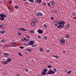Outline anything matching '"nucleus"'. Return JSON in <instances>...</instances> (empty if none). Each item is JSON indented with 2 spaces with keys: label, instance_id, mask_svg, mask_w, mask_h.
<instances>
[{
  "label": "nucleus",
  "instance_id": "19",
  "mask_svg": "<svg viewBox=\"0 0 76 76\" xmlns=\"http://www.w3.org/2000/svg\"><path fill=\"white\" fill-rule=\"evenodd\" d=\"M65 27L66 28H69L70 27V26L69 24H67L66 26Z\"/></svg>",
  "mask_w": 76,
  "mask_h": 76
},
{
  "label": "nucleus",
  "instance_id": "10",
  "mask_svg": "<svg viewBox=\"0 0 76 76\" xmlns=\"http://www.w3.org/2000/svg\"><path fill=\"white\" fill-rule=\"evenodd\" d=\"M37 32L38 33H39V34H41L43 33V31L40 30V29H38L37 30Z\"/></svg>",
  "mask_w": 76,
  "mask_h": 76
},
{
  "label": "nucleus",
  "instance_id": "23",
  "mask_svg": "<svg viewBox=\"0 0 76 76\" xmlns=\"http://www.w3.org/2000/svg\"><path fill=\"white\" fill-rule=\"evenodd\" d=\"M29 32L31 33V34H33V33H34L35 31L33 30H31Z\"/></svg>",
  "mask_w": 76,
  "mask_h": 76
},
{
  "label": "nucleus",
  "instance_id": "59",
  "mask_svg": "<svg viewBox=\"0 0 76 76\" xmlns=\"http://www.w3.org/2000/svg\"><path fill=\"white\" fill-rule=\"evenodd\" d=\"M26 0H23V1H26Z\"/></svg>",
  "mask_w": 76,
  "mask_h": 76
},
{
  "label": "nucleus",
  "instance_id": "21",
  "mask_svg": "<svg viewBox=\"0 0 76 76\" xmlns=\"http://www.w3.org/2000/svg\"><path fill=\"white\" fill-rule=\"evenodd\" d=\"M39 50L40 52H42L43 51H44V49H43L42 48H39Z\"/></svg>",
  "mask_w": 76,
  "mask_h": 76
},
{
  "label": "nucleus",
  "instance_id": "7",
  "mask_svg": "<svg viewBox=\"0 0 76 76\" xmlns=\"http://www.w3.org/2000/svg\"><path fill=\"white\" fill-rule=\"evenodd\" d=\"M53 24L56 26H57V25L58 24V20H55L54 21Z\"/></svg>",
  "mask_w": 76,
  "mask_h": 76
},
{
  "label": "nucleus",
  "instance_id": "27",
  "mask_svg": "<svg viewBox=\"0 0 76 76\" xmlns=\"http://www.w3.org/2000/svg\"><path fill=\"white\" fill-rule=\"evenodd\" d=\"M43 71L44 72H45V73H46V72H47V68H46V69H44Z\"/></svg>",
  "mask_w": 76,
  "mask_h": 76
},
{
  "label": "nucleus",
  "instance_id": "64",
  "mask_svg": "<svg viewBox=\"0 0 76 76\" xmlns=\"http://www.w3.org/2000/svg\"><path fill=\"white\" fill-rule=\"evenodd\" d=\"M52 8H54V7H53Z\"/></svg>",
  "mask_w": 76,
  "mask_h": 76
},
{
  "label": "nucleus",
  "instance_id": "28",
  "mask_svg": "<svg viewBox=\"0 0 76 76\" xmlns=\"http://www.w3.org/2000/svg\"><path fill=\"white\" fill-rule=\"evenodd\" d=\"M43 26H44L45 28L46 29H47V25H46L45 24L43 25Z\"/></svg>",
  "mask_w": 76,
  "mask_h": 76
},
{
  "label": "nucleus",
  "instance_id": "26",
  "mask_svg": "<svg viewBox=\"0 0 76 76\" xmlns=\"http://www.w3.org/2000/svg\"><path fill=\"white\" fill-rule=\"evenodd\" d=\"M14 7L15 8V9H17L19 8V6L18 5H15V6Z\"/></svg>",
  "mask_w": 76,
  "mask_h": 76
},
{
  "label": "nucleus",
  "instance_id": "29",
  "mask_svg": "<svg viewBox=\"0 0 76 76\" xmlns=\"http://www.w3.org/2000/svg\"><path fill=\"white\" fill-rule=\"evenodd\" d=\"M48 68H52V66L51 65H49L47 66Z\"/></svg>",
  "mask_w": 76,
  "mask_h": 76
},
{
  "label": "nucleus",
  "instance_id": "5",
  "mask_svg": "<svg viewBox=\"0 0 76 76\" xmlns=\"http://www.w3.org/2000/svg\"><path fill=\"white\" fill-rule=\"evenodd\" d=\"M35 21H36L35 20V19H34L32 21V22H31L30 23V24L31 26H35L36 24V22H35Z\"/></svg>",
  "mask_w": 76,
  "mask_h": 76
},
{
  "label": "nucleus",
  "instance_id": "22",
  "mask_svg": "<svg viewBox=\"0 0 76 76\" xmlns=\"http://www.w3.org/2000/svg\"><path fill=\"white\" fill-rule=\"evenodd\" d=\"M7 61L8 62H10L11 61V59L10 58H8L7 59Z\"/></svg>",
  "mask_w": 76,
  "mask_h": 76
},
{
  "label": "nucleus",
  "instance_id": "62",
  "mask_svg": "<svg viewBox=\"0 0 76 76\" xmlns=\"http://www.w3.org/2000/svg\"><path fill=\"white\" fill-rule=\"evenodd\" d=\"M33 61L34 62V60H33Z\"/></svg>",
  "mask_w": 76,
  "mask_h": 76
},
{
  "label": "nucleus",
  "instance_id": "42",
  "mask_svg": "<svg viewBox=\"0 0 76 76\" xmlns=\"http://www.w3.org/2000/svg\"><path fill=\"white\" fill-rule=\"evenodd\" d=\"M18 34L19 35H22V34L20 33H18Z\"/></svg>",
  "mask_w": 76,
  "mask_h": 76
},
{
  "label": "nucleus",
  "instance_id": "17",
  "mask_svg": "<svg viewBox=\"0 0 76 76\" xmlns=\"http://www.w3.org/2000/svg\"><path fill=\"white\" fill-rule=\"evenodd\" d=\"M2 63L3 64H7V63H8V62H7V61H3L2 62Z\"/></svg>",
  "mask_w": 76,
  "mask_h": 76
},
{
  "label": "nucleus",
  "instance_id": "44",
  "mask_svg": "<svg viewBox=\"0 0 76 76\" xmlns=\"http://www.w3.org/2000/svg\"><path fill=\"white\" fill-rule=\"evenodd\" d=\"M16 76H20V75H19V74H17L16 75H15Z\"/></svg>",
  "mask_w": 76,
  "mask_h": 76
},
{
  "label": "nucleus",
  "instance_id": "43",
  "mask_svg": "<svg viewBox=\"0 0 76 76\" xmlns=\"http://www.w3.org/2000/svg\"><path fill=\"white\" fill-rule=\"evenodd\" d=\"M47 53H50V50H47Z\"/></svg>",
  "mask_w": 76,
  "mask_h": 76
},
{
  "label": "nucleus",
  "instance_id": "25",
  "mask_svg": "<svg viewBox=\"0 0 76 76\" xmlns=\"http://www.w3.org/2000/svg\"><path fill=\"white\" fill-rule=\"evenodd\" d=\"M53 57H55V58H58V56L56 55H53Z\"/></svg>",
  "mask_w": 76,
  "mask_h": 76
},
{
  "label": "nucleus",
  "instance_id": "3",
  "mask_svg": "<svg viewBox=\"0 0 76 76\" xmlns=\"http://www.w3.org/2000/svg\"><path fill=\"white\" fill-rule=\"evenodd\" d=\"M55 72H54L51 68L49 69L48 72L47 73V75H52L53 74H54Z\"/></svg>",
  "mask_w": 76,
  "mask_h": 76
},
{
  "label": "nucleus",
  "instance_id": "57",
  "mask_svg": "<svg viewBox=\"0 0 76 76\" xmlns=\"http://www.w3.org/2000/svg\"><path fill=\"white\" fill-rule=\"evenodd\" d=\"M31 47H35V46L34 45H32V46H31Z\"/></svg>",
  "mask_w": 76,
  "mask_h": 76
},
{
  "label": "nucleus",
  "instance_id": "61",
  "mask_svg": "<svg viewBox=\"0 0 76 76\" xmlns=\"http://www.w3.org/2000/svg\"><path fill=\"white\" fill-rule=\"evenodd\" d=\"M63 52H64V53H65V51H64Z\"/></svg>",
  "mask_w": 76,
  "mask_h": 76
},
{
  "label": "nucleus",
  "instance_id": "6",
  "mask_svg": "<svg viewBox=\"0 0 76 76\" xmlns=\"http://www.w3.org/2000/svg\"><path fill=\"white\" fill-rule=\"evenodd\" d=\"M59 41L60 42H61V44H64L65 42V40L64 39V38L61 39L59 40Z\"/></svg>",
  "mask_w": 76,
  "mask_h": 76
},
{
  "label": "nucleus",
  "instance_id": "8",
  "mask_svg": "<svg viewBox=\"0 0 76 76\" xmlns=\"http://www.w3.org/2000/svg\"><path fill=\"white\" fill-rule=\"evenodd\" d=\"M34 43V41L31 40L30 41V42L27 45H33Z\"/></svg>",
  "mask_w": 76,
  "mask_h": 76
},
{
  "label": "nucleus",
  "instance_id": "4",
  "mask_svg": "<svg viewBox=\"0 0 76 76\" xmlns=\"http://www.w3.org/2000/svg\"><path fill=\"white\" fill-rule=\"evenodd\" d=\"M36 15L37 17H41L43 15H42V13L41 12H37L36 14Z\"/></svg>",
  "mask_w": 76,
  "mask_h": 76
},
{
  "label": "nucleus",
  "instance_id": "33",
  "mask_svg": "<svg viewBox=\"0 0 76 76\" xmlns=\"http://www.w3.org/2000/svg\"><path fill=\"white\" fill-rule=\"evenodd\" d=\"M44 39L45 40H47V37L45 36L44 37Z\"/></svg>",
  "mask_w": 76,
  "mask_h": 76
},
{
  "label": "nucleus",
  "instance_id": "2",
  "mask_svg": "<svg viewBox=\"0 0 76 76\" xmlns=\"http://www.w3.org/2000/svg\"><path fill=\"white\" fill-rule=\"evenodd\" d=\"M0 20H4V18H6V15L5 14H4L3 13H1L0 15Z\"/></svg>",
  "mask_w": 76,
  "mask_h": 76
},
{
  "label": "nucleus",
  "instance_id": "54",
  "mask_svg": "<svg viewBox=\"0 0 76 76\" xmlns=\"http://www.w3.org/2000/svg\"><path fill=\"white\" fill-rule=\"evenodd\" d=\"M73 19H74V20H75V19H76V17H73Z\"/></svg>",
  "mask_w": 76,
  "mask_h": 76
},
{
  "label": "nucleus",
  "instance_id": "47",
  "mask_svg": "<svg viewBox=\"0 0 76 76\" xmlns=\"http://www.w3.org/2000/svg\"><path fill=\"white\" fill-rule=\"evenodd\" d=\"M72 16H75L76 15V14L75 13H73L72 14Z\"/></svg>",
  "mask_w": 76,
  "mask_h": 76
},
{
  "label": "nucleus",
  "instance_id": "63",
  "mask_svg": "<svg viewBox=\"0 0 76 76\" xmlns=\"http://www.w3.org/2000/svg\"><path fill=\"white\" fill-rule=\"evenodd\" d=\"M75 57H76V55L75 56Z\"/></svg>",
  "mask_w": 76,
  "mask_h": 76
},
{
  "label": "nucleus",
  "instance_id": "31",
  "mask_svg": "<svg viewBox=\"0 0 76 76\" xmlns=\"http://www.w3.org/2000/svg\"><path fill=\"white\" fill-rule=\"evenodd\" d=\"M53 69L54 72H57V70H56V68H55V67H54Z\"/></svg>",
  "mask_w": 76,
  "mask_h": 76
},
{
  "label": "nucleus",
  "instance_id": "11",
  "mask_svg": "<svg viewBox=\"0 0 76 76\" xmlns=\"http://www.w3.org/2000/svg\"><path fill=\"white\" fill-rule=\"evenodd\" d=\"M11 45L13 47H15V46H16V43L15 42H12L11 43Z\"/></svg>",
  "mask_w": 76,
  "mask_h": 76
},
{
  "label": "nucleus",
  "instance_id": "18",
  "mask_svg": "<svg viewBox=\"0 0 76 76\" xmlns=\"http://www.w3.org/2000/svg\"><path fill=\"white\" fill-rule=\"evenodd\" d=\"M46 72H45L44 71H42V74L43 75H47V74H46Z\"/></svg>",
  "mask_w": 76,
  "mask_h": 76
},
{
  "label": "nucleus",
  "instance_id": "37",
  "mask_svg": "<svg viewBox=\"0 0 76 76\" xmlns=\"http://www.w3.org/2000/svg\"><path fill=\"white\" fill-rule=\"evenodd\" d=\"M25 71L26 72H28V68L25 69Z\"/></svg>",
  "mask_w": 76,
  "mask_h": 76
},
{
  "label": "nucleus",
  "instance_id": "53",
  "mask_svg": "<svg viewBox=\"0 0 76 76\" xmlns=\"http://www.w3.org/2000/svg\"><path fill=\"white\" fill-rule=\"evenodd\" d=\"M23 39L24 41H26V38H24Z\"/></svg>",
  "mask_w": 76,
  "mask_h": 76
},
{
  "label": "nucleus",
  "instance_id": "52",
  "mask_svg": "<svg viewBox=\"0 0 76 76\" xmlns=\"http://www.w3.org/2000/svg\"><path fill=\"white\" fill-rule=\"evenodd\" d=\"M42 4H43V5H46V4L45 3H43Z\"/></svg>",
  "mask_w": 76,
  "mask_h": 76
},
{
  "label": "nucleus",
  "instance_id": "38",
  "mask_svg": "<svg viewBox=\"0 0 76 76\" xmlns=\"http://www.w3.org/2000/svg\"><path fill=\"white\" fill-rule=\"evenodd\" d=\"M48 6L49 7H50V6H51V5L50 4V3H48Z\"/></svg>",
  "mask_w": 76,
  "mask_h": 76
},
{
  "label": "nucleus",
  "instance_id": "36",
  "mask_svg": "<svg viewBox=\"0 0 76 76\" xmlns=\"http://www.w3.org/2000/svg\"><path fill=\"white\" fill-rule=\"evenodd\" d=\"M38 38H39V39H40L41 38V36L39 35H38L37 36Z\"/></svg>",
  "mask_w": 76,
  "mask_h": 76
},
{
  "label": "nucleus",
  "instance_id": "14",
  "mask_svg": "<svg viewBox=\"0 0 76 76\" xmlns=\"http://www.w3.org/2000/svg\"><path fill=\"white\" fill-rule=\"evenodd\" d=\"M6 32V31L4 30H1L0 31V33L1 34H5Z\"/></svg>",
  "mask_w": 76,
  "mask_h": 76
},
{
  "label": "nucleus",
  "instance_id": "60",
  "mask_svg": "<svg viewBox=\"0 0 76 76\" xmlns=\"http://www.w3.org/2000/svg\"><path fill=\"white\" fill-rule=\"evenodd\" d=\"M1 3V4H2V3H3V2H0Z\"/></svg>",
  "mask_w": 76,
  "mask_h": 76
},
{
  "label": "nucleus",
  "instance_id": "40",
  "mask_svg": "<svg viewBox=\"0 0 76 76\" xmlns=\"http://www.w3.org/2000/svg\"><path fill=\"white\" fill-rule=\"evenodd\" d=\"M29 1H30V2H31V3L34 2V0H29Z\"/></svg>",
  "mask_w": 76,
  "mask_h": 76
},
{
  "label": "nucleus",
  "instance_id": "16",
  "mask_svg": "<svg viewBox=\"0 0 76 76\" xmlns=\"http://www.w3.org/2000/svg\"><path fill=\"white\" fill-rule=\"evenodd\" d=\"M36 1L37 3H41L42 2V0H36Z\"/></svg>",
  "mask_w": 76,
  "mask_h": 76
},
{
  "label": "nucleus",
  "instance_id": "45",
  "mask_svg": "<svg viewBox=\"0 0 76 76\" xmlns=\"http://www.w3.org/2000/svg\"><path fill=\"white\" fill-rule=\"evenodd\" d=\"M4 73L5 75H7V72H5Z\"/></svg>",
  "mask_w": 76,
  "mask_h": 76
},
{
  "label": "nucleus",
  "instance_id": "49",
  "mask_svg": "<svg viewBox=\"0 0 76 76\" xmlns=\"http://www.w3.org/2000/svg\"><path fill=\"white\" fill-rule=\"evenodd\" d=\"M3 26H4V25H0V27L1 28H2V27H3Z\"/></svg>",
  "mask_w": 76,
  "mask_h": 76
},
{
  "label": "nucleus",
  "instance_id": "55",
  "mask_svg": "<svg viewBox=\"0 0 76 76\" xmlns=\"http://www.w3.org/2000/svg\"><path fill=\"white\" fill-rule=\"evenodd\" d=\"M34 45V47H36V46H37V45H38L37 44H36Z\"/></svg>",
  "mask_w": 76,
  "mask_h": 76
},
{
  "label": "nucleus",
  "instance_id": "20",
  "mask_svg": "<svg viewBox=\"0 0 76 76\" xmlns=\"http://www.w3.org/2000/svg\"><path fill=\"white\" fill-rule=\"evenodd\" d=\"M6 42V40L4 39H3L1 40V43H4Z\"/></svg>",
  "mask_w": 76,
  "mask_h": 76
},
{
  "label": "nucleus",
  "instance_id": "12",
  "mask_svg": "<svg viewBox=\"0 0 76 76\" xmlns=\"http://www.w3.org/2000/svg\"><path fill=\"white\" fill-rule=\"evenodd\" d=\"M50 3L52 5H55V4H56V3L55 2V1H51Z\"/></svg>",
  "mask_w": 76,
  "mask_h": 76
},
{
  "label": "nucleus",
  "instance_id": "39",
  "mask_svg": "<svg viewBox=\"0 0 76 76\" xmlns=\"http://www.w3.org/2000/svg\"><path fill=\"white\" fill-rule=\"evenodd\" d=\"M26 37L27 38H30V36L28 35H26Z\"/></svg>",
  "mask_w": 76,
  "mask_h": 76
},
{
  "label": "nucleus",
  "instance_id": "9",
  "mask_svg": "<svg viewBox=\"0 0 76 76\" xmlns=\"http://www.w3.org/2000/svg\"><path fill=\"white\" fill-rule=\"evenodd\" d=\"M18 31H26L27 30L26 29H25L23 28H18Z\"/></svg>",
  "mask_w": 76,
  "mask_h": 76
},
{
  "label": "nucleus",
  "instance_id": "48",
  "mask_svg": "<svg viewBox=\"0 0 76 76\" xmlns=\"http://www.w3.org/2000/svg\"><path fill=\"white\" fill-rule=\"evenodd\" d=\"M25 4H29V2H26L25 3Z\"/></svg>",
  "mask_w": 76,
  "mask_h": 76
},
{
  "label": "nucleus",
  "instance_id": "1",
  "mask_svg": "<svg viewBox=\"0 0 76 76\" xmlns=\"http://www.w3.org/2000/svg\"><path fill=\"white\" fill-rule=\"evenodd\" d=\"M65 23L64 21H60L58 22V26L57 27V28H60L62 29L64 27V23Z\"/></svg>",
  "mask_w": 76,
  "mask_h": 76
},
{
  "label": "nucleus",
  "instance_id": "41",
  "mask_svg": "<svg viewBox=\"0 0 76 76\" xmlns=\"http://www.w3.org/2000/svg\"><path fill=\"white\" fill-rule=\"evenodd\" d=\"M18 54H19V56H22V55L20 53H19Z\"/></svg>",
  "mask_w": 76,
  "mask_h": 76
},
{
  "label": "nucleus",
  "instance_id": "13",
  "mask_svg": "<svg viewBox=\"0 0 76 76\" xmlns=\"http://www.w3.org/2000/svg\"><path fill=\"white\" fill-rule=\"evenodd\" d=\"M4 56H9V53H3Z\"/></svg>",
  "mask_w": 76,
  "mask_h": 76
},
{
  "label": "nucleus",
  "instance_id": "34",
  "mask_svg": "<svg viewBox=\"0 0 76 76\" xmlns=\"http://www.w3.org/2000/svg\"><path fill=\"white\" fill-rule=\"evenodd\" d=\"M5 47H7V48H8V47L10 48V46L9 45H6L5 46Z\"/></svg>",
  "mask_w": 76,
  "mask_h": 76
},
{
  "label": "nucleus",
  "instance_id": "50",
  "mask_svg": "<svg viewBox=\"0 0 76 76\" xmlns=\"http://www.w3.org/2000/svg\"><path fill=\"white\" fill-rule=\"evenodd\" d=\"M7 8H8V9H9V10H11V8H10V7H8Z\"/></svg>",
  "mask_w": 76,
  "mask_h": 76
},
{
  "label": "nucleus",
  "instance_id": "56",
  "mask_svg": "<svg viewBox=\"0 0 76 76\" xmlns=\"http://www.w3.org/2000/svg\"><path fill=\"white\" fill-rule=\"evenodd\" d=\"M21 41H24V39H21Z\"/></svg>",
  "mask_w": 76,
  "mask_h": 76
},
{
  "label": "nucleus",
  "instance_id": "58",
  "mask_svg": "<svg viewBox=\"0 0 76 76\" xmlns=\"http://www.w3.org/2000/svg\"><path fill=\"white\" fill-rule=\"evenodd\" d=\"M27 41H29V39H28L27 40H26Z\"/></svg>",
  "mask_w": 76,
  "mask_h": 76
},
{
  "label": "nucleus",
  "instance_id": "35",
  "mask_svg": "<svg viewBox=\"0 0 76 76\" xmlns=\"http://www.w3.org/2000/svg\"><path fill=\"white\" fill-rule=\"evenodd\" d=\"M20 48H21V49H23V48H24V47L21 46L20 47Z\"/></svg>",
  "mask_w": 76,
  "mask_h": 76
},
{
  "label": "nucleus",
  "instance_id": "51",
  "mask_svg": "<svg viewBox=\"0 0 76 76\" xmlns=\"http://www.w3.org/2000/svg\"><path fill=\"white\" fill-rule=\"evenodd\" d=\"M51 20H53V19H54V17H51Z\"/></svg>",
  "mask_w": 76,
  "mask_h": 76
},
{
  "label": "nucleus",
  "instance_id": "15",
  "mask_svg": "<svg viewBox=\"0 0 76 76\" xmlns=\"http://www.w3.org/2000/svg\"><path fill=\"white\" fill-rule=\"evenodd\" d=\"M65 38H69V37H70V36H69V34H66L65 35Z\"/></svg>",
  "mask_w": 76,
  "mask_h": 76
},
{
  "label": "nucleus",
  "instance_id": "46",
  "mask_svg": "<svg viewBox=\"0 0 76 76\" xmlns=\"http://www.w3.org/2000/svg\"><path fill=\"white\" fill-rule=\"evenodd\" d=\"M12 3V0H10L9 1V3L10 4H11Z\"/></svg>",
  "mask_w": 76,
  "mask_h": 76
},
{
  "label": "nucleus",
  "instance_id": "32",
  "mask_svg": "<svg viewBox=\"0 0 76 76\" xmlns=\"http://www.w3.org/2000/svg\"><path fill=\"white\" fill-rule=\"evenodd\" d=\"M53 12V13H56V14H57V13H58V12H57V11H54Z\"/></svg>",
  "mask_w": 76,
  "mask_h": 76
},
{
  "label": "nucleus",
  "instance_id": "24",
  "mask_svg": "<svg viewBox=\"0 0 76 76\" xmlns=\"http://www.w3.org/2000/svg\"><path fill=\"white\" fill-rule=\"evenodd\" d=\"M26 50L28 51H29V52H32V50L29 49H26Z\"/></svg>",
  "mask_w": 76,
  "mask_h": 76
},
{
  "label": "nucleus",
  "instance_id": "30",
  "mask_svg": "<svg viewBox=\"0 0 76 76\" xmlns=\"http://www.w3.org/2000/svg\"><path fill=\"white\" fill-rule=\"evenodd\" d=\"M72 73V71H71L70 70L67 72V74H70V73Z\"/></svg>",
  "mask_w": 76,
  "mask_h": 76
}]
</instances>
